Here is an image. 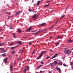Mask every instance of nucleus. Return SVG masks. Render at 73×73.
<instances>
[{"instance_id": "18", "label": "nucleus", "mask_w": 73, "mask_h": 73, "mask_svg": "<svg viewBox=\"0 0 73 73\" xmlns=\"http://www.w3.org/2000/svg\"><path fill=\"white\" fill-rule=\"evenodd\" d=\"M58 64L60 65H62V62H59L58 63Z\"/></svg>"}, {"instance_id": "45", "label": "nucleus", "mask_w": 73, "mask_h": 73, "mask_svg": "<svg viewBox=\"0 0 73 73\" xmlns=\"http://www.w3.org/2000/svg\"><path fill=\"white\" fill-rule=\"evenodd\" d=\"M12 16H13V15H12V16H11L10 17H9V18H11V17H12Z\"/></svg>"}, {"instance_id": "14", "label": "nucleus", "mask_w": 73, "mask_h": 73, "mask_svg": "<svg viewBox=\"0 0 73 73\" xmlns=\"http://www.w3.org/2000/svg\"><path fill=\"white\" fill-rule=\"evenodd\" d=\"M62 38V36H58L57 38V39H58V38Z\"/></svg>"}, {"instance_id": "53", "label": "nucleus", "mask_w": 73, "mask_h": 73, "mask_svg": "<svg viewBox=\"0 0 73 73\" xmlns=\"http://www.w3.org/2000/svg\"><path fill=\"white\" fill-rule=\"evenodd\" d=\"M47 31H46V32H45L44 33H47Z\"/></svg>"}, {"instance_id": "32", "label": "nucleus", "mask_w": 73, "mask_h": 73, "mask_svg": "<svg viewBox=\"0 0 73 73\" xmlns=\"http://www.w3.org/2000/svg\"><path fill=\"white\" fill-rule=\"evenodd\" d=\"M40 1H38V3H37V5H39V4H40Z\"/></svg>"}, {"instance_id": "8", "label": "nucleus", "mask_w": 73, "mask_h": 73, "mask_svg": "<svg viewBox=\"0 0 73 73\" xmlns=\"http://www.w3.org/2000/svg\"><path fill=\"white\" fill-rule=\"evenodd\" d=\"M4 62L5 63H7V58H6L3 60Z\"/></svg>"}, {"instance_id": "15", "label": "nucleus", "mask_w": 73, "mask_h": 73, "mask_svg": "<svg viewBox=\"0 0 73 73\" xmlns=\"http://www.w3.org/2000/svg\"><path fill=\"white\" fill-rule=\"evenodd\" d=\"M68 42H73V40H68Z\"/></svg>"}, {"instance_id": "2", "label": "nucleus", "mask_w": 73, "mask_h": 73, "mask_svg": "<svg viewBox=\"0 0 73 73\" xmlns=\"http://www.w3.org/2000/svg\"><path fill=\"white\" fill-rule=\"evenodd\" d=\"M42 32V30L40 31L37 32L36 33H33V34H35V35H37L38 34H39V33H41V32Z\"/></svg>"}, {"instance_id": "33", "label": "nucleus", "mask_w": 73, "mask_h": 73, "mask_svg": "<svg viewBox=\"0 0 73 73\" xmlns=\"http://www.w3.org/2000/svg\"><path fill=\"white\" fill-rule=\"evenodd\" d=\"M1 50H4V48H1Z\"/></svg>"}, {"instance_id": "4", "label": "nucleus", "mask_w": 73, "mask_h": 73, "mask_svg": "<svg viewBox=\"0 0 73 73\" xmlns=\"http://www.w3.org/2000/svg\"><path fill=\"white\" fill-rule=\"evenodd\" d=\"M26 68H25V72L24 73H26V72H27V70H29V67L27 66V67H26Z\"/></svg>"}, {"instance_id": "64", "label": "nucleus", "mask_w": 73, "mask_h": 73, "mask_svg": "<svg viewBox=\"0 0 73 73\" xmlns=\"http://www.w3.org/2000/svg\"><path fill=\"white\" fill-rule=\"evenodd\" d=\"M72 55H73V52H72Z\"/></svg>"}, {"instance_id": "37", "label": "nucleus", "mask_w": 73, "mask_h": 73, "mask_svg": "<svg viewBox=\"0 0 73 73\" xmlns=\"http://www.w3.org/2000/svg\"><path fill=\"white\" fill-rule=\"evenodd\" d=\"M63 66H66V64H63Z\"/></svg>"}, {"instance_id": "39", "label": "nucleus", "mask_w": 73, "mask_h": 73, "mask_svg": "<svg viewBox=\"0 0 73 73\" xmlns=\"http://www.w3.org/2000/svg\"><path fill=\"white\" fill-rule=\"evenodd\" d=\"M35 52H36V50H34L33 52V54H34V53H35Z\"/></svg>"}, {"instance_id": "6", "label": "nucleus", "mask_w": 73, "mask_h": 73, "mask_svg": "<svg viewBox=\"0 0 73 73\" xmlns=\"http://www.w3.org/2000/svg\"><path fill=\"white\" fill-rule=\"evenodd\" d=\"M46 53V52L45 51H43V52H42V51L41 52V54H40V55L42 56V55H43V54H45V53Z\"/></svg>"}, {"instance_id": "21", "label": "nucleus", "mask_w": 73, "mask_h": 73, "mask_svg": "<svg viewBox=\"0 0 73 73\" xmlns=\"http://www.w3.org/2000/svg\"><path fill=\"white\" fill-rule=\"evenodd\" d=\"M42 56L41 55L39 56V57L37 58V60H38V59H40V58H41V57Z\"/></svg>"}, {"instance_id": "12", "label": "nucleus", "mask_w": 73, "mask_h": 73, "mask_svg": "<svg viewBox=\"0 0 73 73\" xmlns=\"http://www.w3.org/2000/svg\"><path fill=\"white\" fill-rule=\"evenodd\" d=\"M45 25V23H44L41 24L40 27H42L44 25Z\"/></svg>"}, {"instance_id": "22", "label": "nucleus", "mask_w": 73, "mask_h": 73, "mask_svg": "<svg viewBox=\"0 0 73 73\" xmlns=\"http://www.w3.org/2000/svg\"><path fill=\"white\" fill-rule=\"evenodd\" d=\"M18 43L19 44H21V43H22V42L21 41H19L18 42Z\"/></svg>"}, {"instance_id": "44", "label": "nucleus", "mask_w": 73, "mask_h": 73, "mask_svg": "<svg viewBox=\"0 0 73 73\" xmlns=\"http://www.w3.org/2000/svg\"><path fill=\"white\" fill-rule=\"evenodd\" d=\"M72 64H73V63H72V62H70V65H72Z\"/></svg>"}, {"instance_id": "23", "label": "nucleus", "mask_w": 73, "mask_h": 73, "mask_svg": "<svg viewBox=\"0 0 73 73\" xmlns=\"http://www.w3.org/2000/svg\"><path fill=\"white\" fill-rule=\"evenodd\" d=\"M44 5V7H49V5Z\"/></svg>"}, {"instance_id": "48", "label": "nucleus", "mask_w": 73, "mask_h": 73, "mask_svg": "<svg viewBox=\"0 0 73 73\" xmlns=\"http://www.w3.org/2000/svg\"><path fill=\"white\" fill-rule=\"evenodd\" d=\"M37 31V30H35L34 31L35 32H36V31Z\"/></svg>"}, {"instance_id": "16", "label": "nucleus", "mask_w": 73, "mask_h": 73, "mask_svg": "<svg viewBox=\"0 0 73 73\" xmlns=\"http://www.w3.org/2000/svg\"><path fill=\"white\" fill-rule=\"evenodd\" d=\"M53 64V63H50V64L52 68H53V67H54V66Z\"/></svg>"}, {"instance_id": "59", "label": "nucleus", "mask_w": 73, "mask_h": 73, "mask_svg": "<svg viewBox=\"0 0 73 73\" xmlns=\"http://www.w3.org/2000/svg\"><path fill=\"white\" fill-rule=\"evenodd\" d=\"M0 32H1V29H0Z\"/></svg>"}, {"instance_id": "58", "label": "nucleus", "mask_w": 73, "mask_h": 73, "mask_svg": "<svg viewBox=\"0 0 73 73\" xmlns=\"http://www.w3.org/2000/svg\"><path fill=\"white\" fill-rule=\"evenodd\" d=\"M9 57H10V58H11L12 57H11V56H9Z\"/></svg>"}, {"instance_id": "56", "label": "nucleus", "mask_w": 73, "mask_h": 73, "mask_svg": "<svg viewBox=\"0 0 73 73\" xmlns=\"http://www.w3.org/2000/svg\"><path fill=\"white\" fill-rule=\"evenodd\" d=\"M50 52H52V50H51L50 51Z\"/></svg>"}, {"instance_id": "7", "label": "nucleus", "mask_w": 73, "mask_h": 73, "mask_svg": "<svg viewBox=\"0 0 73 73\" xmlns=\"http://www.w3.org/2000/svg\"><path fill=\"white\" fill-rule=\"evenodd\" d=\"M23 52H24V50H23V49L20 50H19V53L22 54Z\"/></svg>"}, {"instance_id": "61", "label": "nucleus", "mask_w": 73, "mask_h": 73, "mask_svg": "<svg viewBox=\"0 0 73 73\" xmlns=\"http://www.w3.org/2000/svg\"><path fill=\"white\" fill-rule=\"evenodd\" d=\"M68 9V7H67L66 8V9Z\"/></svg>"}, {"instance_id": "34", "label": "nucleus", "mask_w": 73, "mask_h": 73, "mask_svg": "<svg viewBox=\"0 0 73 73\" xmlns=\"http://www.w3.org/2000/svg\"><path fill=\"white\" fill-rule=\"evenodd\" d=\"M29 12H32V11H33L32 10H31L30 9H29Z\"/></svg>"}, {"instance_id": "47", "label": "nucleus", "mask_w": 73, "mask_h": 73, "mask_svg": "<svg viewBox=\"0 0 73 73\" xmlns=\"http://www.w3.org/2000/svg\"><path fill=\"white\" fill-rule=\"evenodd\" d=\"M49 2H50V1H47V3H49Z\"/></svg>"}, {"instance_id": "50", "label": "nucleus", "mask_w": 73, "mask_h": 73, "mask_svg": "<svg viewBox=\"0 0 73 73\" xmlns=\"http://www.w3.org/2000/svg\"><path fill=\"white\" fill-rule=\"evenodd\" d=\"M50 38H52V36H50Z\"/></svg>"}, {"instance_id": "35", "label": "nucleus", "mask_w": 73, "mask_h": 73, "mask_svg": "<svg viewBox=\"0 0 73 73\" xmlns=\"http://www.w3.org/2000/svg\"><path fill=\"white\" fill-rule=\"evenodd\" d=\"M13 45V42L11 43L10 44V45Z\"/></svg>"}, {"instance_id": "43", "label": "nucleus", "mask_w": 73, "mask_h": 73, "mask_svg": "<svg viewBox=\"0 0 73 73\" xmlns=\"http://www.w3.org/2000/svg\"><path fill=\"white\" fill-rule=\"evenodd\" d=\"M40 73H42V72H44L43 71H40Z\"/></svg>"}, {"instance_id": "57", "label": "nucleus", "mask_w": 73, "mask_h": 73, "mask_svg": "<svg viewBox=\"0 0 73 73\" xmlns=\"http://www.w3.org/2000/svg\"><path fill=\"white\" fill-rule=\"evenodd\" d=\"M31 39H33V38H31L29 39V40H31Z\"/></svg>"}, {"instance_id": "54", "label": "nucleus", "mask_w": 73, "mask_h": 73, "mask_svg": "<svg viewBox=\"0 0 73 73\" xmlns=\"http://www.w3.org/2000/svg\"><path fill=\"white\" fill-rule=\"evenodd\" d=\"M31 44H32V43H29V45H31Z\"/></svg>"}, {"instance_id": "5", "label": "nucleus", "mask_w": 73, "mask_h": 73, "mask_svg": "<svg viewBox=\"0 0 73 73\" xmlns=\"http://www.w3.org/2000/svg\"><path fill=\"white\" fill-rule=\"evenodd\" d=\"M37 17H38L37 16V14H35L33 17V19H37Z\"/></svg>"}, {"instance_id": "24", "label": "nucleus", "mask_w": 73, "mask_h": 73, "mask_svg": "<svg viewBox=\"0 0 73 73\" xmlns=\"http://www.w3.org/2000/svg\"><path fill=\"white\" fill-rule=\"evenodd\" d=\"M14 53H15V51H14L11 52V55H13V54H14Z\"/></svg>"}, {"instance_id": "19", "label": "nucleus", "mask_w": 73, "mask_h": 73, "mask_svg": "<svg viewBox=\"0 0 73 73\" xmlns=\"http://www.w3.org/2000/svg\"><path fill=\"white\" fill-rule=\"evenodd\" d=\"M13 37H14V38H16V36H15V33H13Z\"/></svg>"}, {"instance_id": "1", "label": "nucleus", "mask_w": 73, "mask_h": 73, "mask_svg": "<svg viewBox=\"0 0 73 73\" xmlns=\"http://www.w3.org/2000/svg\"><path fill=\"white\" fill-rule=\"evenodd\" d=\"M72 51H70L69 50H64V53L65 54H68V56H69L70 54L71 53Z\"/></svg>"}, {"instance_id": "28", "label": "nucleus", "mask_w": 73, "mask_h": 73, "mask_svg": "<svg viewBox=\"0 0 73 73\" xmlns=\"http://www.w3.org/2000/svg\"><path fill=\"white\" fill-rule=\"evenodd\" d=\"M65 17V15H64L62 16L61 17V18H60L59 21H60V20H61V19H62V18H63V17Z\"/></svg>"}, {"instance_id": "11", "label": "nucleus", "mask_w": 73, "mask_h": 73, "mask_svg": "<svg viewBox=\"0 0 73 73\" xmlns=\"http://www.w3.org/2000/svg\"><path fill=\"white\" fill-rule=\"evenodd\" d=\"M21 13V11H18V12L16 14V15H19V14H20Z\"/></svg>"}, {"instance_id": "63", "label": "nucleus", "mask_w": 73, "mask_h": 73, "mask_svg": "<svg viewBox=\"0 0 73 73\" xmlns=\"http://www.w3.org/2000/svg\"><path fill=\"white\" fill-rule=\"evenodd\" d=\"M72 69H73V67H72Z\"/></svg>"}, {"instance_id": "52", "label": "nucleus", "mask_w": 73, "mask_h": 73, "mask_svg": "<svg viewBox=\"0 0 73 73\" xmlns=\"http://www.w3.org/2000/svg\"><path fill=\"white\" fill-rule=\"evenodd\" d=\"M10 25H12V23H10Z\"/></svg>"}, {"instance_id": "40", "label": "nucleus", "mask_w": 73, "mask_h": 73, "mask_svg": "<svg viewBox=\"0 0 73 73\" xmlns=\"http://www.w3.org/2000/svg\"><path fill=\"white\" fill-rule=\"evenodd\" d=\"M10 29H13V28L11 27H10Z\"/></svg>"}, {"instance_id": "20", "label": "nucleus", "mask_w": 73, "mask_h": 73, "mask_svg": "<svg viewBox=\"0 0 73 73\" xmlns=\"http://www.w3.org/2000/svg\"><path fill=\"white\" fill-rule=\"evenodd\" d=\"M54 64L55 65H56V64H58V62H57V61H54Z\"/></svg>"}, {"instance_id": "41", "label": "nucleus", "mask_w": 73, "mask_h": 73, "mask_svg": "<svg viewBox=\"0 0 73 73\" xmlns=\"http://www.w3.org/2000/svg\"><path fill=\"white\" fill-rule=\"evenodd\" d=\"M41 64H44V62L42 61H41Z\"/></svg>"}, {"instance_id": "27", "label": "nucleus", "mask_w": 73, "mask_h": 73, "mask_svg": "<svg viewBox=\"0 0 73 73\" xmlns=\"http://www.w3.org/2000/svg\"><path fill=\"white\" fill-rule=\"evenodd\" d=\"M42 65H40V66H38L37 67V69H38L39 68H40V67L42 66Z\"/></svg>"}, {"instance_id": "55", "label": "nucleus", "mask_w": 73, "mask_h": 73, "mask_svg": "<svg viewBox=\"0 0 73 73\" xmlns=\"http://www.w3.org/2000/svg\"><path fill=\"white\" fill-rule=\"evenodd\" d=\"M35 73H38V72H35Z\"/></svg>"}, {"instance_id": "25", "label": "nucleus", "mask_w": 73, "mask_h": 73, "mask_svg": "<svg viewBox=\"0 0 73 73\" xmlns=\"http://www.w3.org/2000/svg\"><path fill=\"white\" fill-rule=\"evenodd\" d=\"M54 26V25H53L52 26H51L49 28V29H51L52 28H53V27Z\"/></svg>"}, {"instance_id": "3", "label": "nucleus", "mask_w": 73, "mask_h": 73, "mask_svg": "<svg viewBox=\"0 0 73 73\" xmlns=\"http://www.w3.org/2000/svg\"><path fill=\"white\" fill-rule=\"evenodd\" d=\"M57 56H58V54H55L54 56L52 57L51 58H50V59H53V58H55V57H57Z\"/></svg>"}, {"instance_id": "9", "label": "nucleus", "mask_w": 73, "mask_h": 73, "mask_svg": "<svg viewBox=\"0 0 73 73\" xmlns=\"http://www.w3.org/2000/svg\"><path fill=\"white\" fill-rule=\"evenodd\" d=\"M32 29V28H29L26 31V32H30L31 30Z\"/></svg>"}, {"instance_id": "36", "label": "nucleus", "mask_w": 73, "mask_h": 73, "mask_svg": "<svg viewBox=\"0 0 73 73\" xmlns=\"http://www.w3.org/2000/svg\"><path fill=\"white\" fill-rule=\"evenodd\" d=\"M50 58V57L47 56V57L46 58V59H48V58Z\"/></svg>"}, {"instance_id": "26", "label": "nucleus", "mask_w": 73, "mask_h": 73, "mask_svg": "<svg viewBox=\"0 0 73 73\" xmlns=\"http://www.w3.org/2000/svg\"><path fill=\"white\" fill-rule=\"evenodd\" d=\"M4 44V43H3L2 44L0 43V46H3Z\"/></svg>"}, {"instance_id": "17", "label": "nucleus", "mask_w": 73, "mask_h": 73, "mask_svg": "<svg viewBox=\"0 0 73 73\" xmlns=\"http://www.w3.org/2000/svg\"><path fill=\"white\" fill-rule=\"evenodd\" d=\"M18 46V45L16 46H15L14 47H11L10 48H11V49H15V48H16V46Z\"/></svg>"}, {"instance_id": "10", "label": "nucleus", "mask_w": 73, "mask_h": 73, "mask_svg": "<svg viewBox=\"0 0 73 73\" xmlns=\"http://www.w3.org/2000/svg\"><path fill=\"white\" fill-rule=\"evenodd\" d=\"M56 69L57 70H58L59 72H61V70H60V68H56Z\"/></svg>"}, {"instance_id": "62", "label": "nucleus", "mask_w": 73, "mask_h": 73, "mask_svg": "<svg viewBox=\"0 0 73 73\" xmlns=\"http://www.w3.org/2000/svg\"><path fill=\"white\" fill-rule=\"evenodd\" d=\"M32 32H35V31H32Z\"/></svg>"}, {"instance_id": "49", "label": "nucleus", "mask_w": 73, "mask_h": 73, "mask_svg": "<svg viewBox=\"0 0 73 73\" xmlns=\"http://www.w3.org/2000/svg\"><path fill=\"white\" fill-rule=\"evenodd\" d=\"M24 37L25 38H27V36H26V37Z\"/></svg>"}, {"instance_id": "29", "label": "nucleus", "mask_w": 73, "mask_h": 73, "mask_svg": "<svg viewBox=\"0 0 73 73\" xmlns=\"http://www.w3.org/2000/svg\"><path fill=\"white\" fill-rule=\"evenodd\" d=\"M5 54H6L5 53L3 54H2V56H3V57H4L5 56Z\"/></svg>"}, {"instance_id": "30", "label": "nucleus", "mask_w": 73, "mask_h": 73, "mask_svg": "<svg viewBox=\"0 0 73 73\" xmlns=\"http://www.w3.org/2000/svg\"><path fill=\"white\" fill-rule=\"evenodd\" d=\"M18 31L19 33H20L21 32V30L20 29H18Z\"/></svg>"}, {"instance_id": "46", "label": "nucleus", "mask_w": 73, "mask_h": 73, "mask_svg": "<svg viewBox=\"0 0 73 73\" xmlns=\"http://www.w3.org/2000/svg\"><path fill=\"white\" fill-rule=\"evenodd\" d=\"M34 0H32V3H33V2H34Z\"/></svg>"}, {"instance_id": "42", "label": "nucleus", "mask_w": 73, "mask_h": 73, "mask_svg": "<svg viewBox=\"0 0 73 73\" xmlns=\"http://www.w3.org/2000/svg\"><path fill=\"white\" fill-rule=\"evenodd\" d=\"M56 45H58V44H59V42H57L56 43Z\"/></svg>"}, {"instance_id": "13", "label": "nucleus", "mask_w": 73, "mask_h": 73, "mask_svg": "<svg viewBox=\"0 0 73 73\" xmlns=\"http://www.w3.org/2000/svg\"><path fill=\"white\" fill-rule=\"evenodd\" d=\"M13 66H12L10 67V70L11 71H12L13 70Z\"/></svg>"}, {"instance_id": "38", "label": "nucleus", "mask_w": 73, "mask_h": 73, "mask_svg": "<svg viewBox=\"0 0 73 73\" xmlns=\"http://www.w3.org/2000/svg\"><path fill=\"white\" fill-rule=\"evenodd\" d=\"M58 22V21H57L56 22V23H55V24H57V23Z\"/></svg>"}, {"instance_id": "60", "label": "nucleus", "mask_w": 73, "mask_h": 73, "mask_svg": "<svg viewBox=\"0 0 73 73\" xmlns=\"http://www.w3.org/2000/svg\"><path fill=\"white\" fill-rule=\"evenodd\" d=\"M50 12V13H53V12H52V11H51Z\"/></svg>"}, {"instance_id": "31", "label": "nucleus", "mask_w": 73, "mask_h": 73, "mask_svg": "<svg viewBox=\"0 0 73 73\" xmlns=\"http://www.w3.org/2000/svg\"><path fill=\"white\" fill-rule=\"evenodd\" d=\"M47 30V29H46L45 30H44V29H42V30H41L40 31H42V32H43V31H46Z\"/></svg>"}, {"instance_id": "51", "label": "nucleus", "mask_w": 73, "mask_h": 73, "mask_svg": "<svg viewBox=\"0 0 73 73\" xmlns=\"http://www.w3.org/2000/svg\"><path fill=\"white\" fill-rule=\"evenodd\" d=\"M6 13L7 14H9V13L8 12H6Z\"/></svg>"}]
</instances>
